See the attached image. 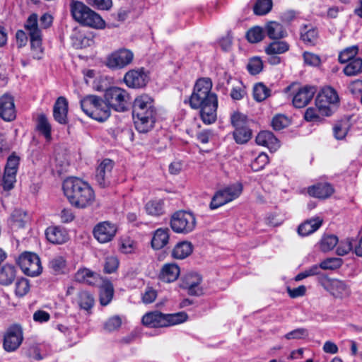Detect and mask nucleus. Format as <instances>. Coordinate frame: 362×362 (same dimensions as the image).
I'll list each match as a JSON object with an SVG mask.
<instances>
[{
  "mask_svg": "<svg viewBox=\"0 0 362 362\" xmlns=\"http://www.w3.org/2000/svg\"><path fill=\"white\" fill-rule=\"evenodd\" d=\"M71 11L74 18L85 26L95 29L105 28V22L102 17L81 1H73Z\"/></svg>",
  "mask_w": 362,
  "mask_h": 362,
  "instance_id": "obj_5",
  "label": "nucleus"
},
{
  "mask_svg": "<svg viewBox=\"0 0 362 362\" xmlns=\"http://www.w3.org/2000/svg\"><path fill=\"white\" fill-rule=\"evenodd\" d=\"M145 210L148 215L159 216L165 213L164 200L155 199L148 201L145 205Z\"/></svg>",
  "mask_w": 362,
  "mask_h": 362,
  "instance_id": "obj_31",
  "label": "nucleus"
},
{
  "mask_svg": "<svg viewBox=\"0 0 362 362\" xmlns=\"http://www.w3.org/2000/svg\"><path fill=\"white\" fill-rule=\"evenodd\" d=\"M18 264L22 272L27 276H36L42 271L39 257L33 252H25L20 255Z\"/></svg>",
  "mask_w": 362,
  "mask_h": 362,
  "instance_id": "obj_12",
  "label": "nucleus"
},
{
  "mask_svg": "<svg viewBox=\"0 0 362 362\" xmlns=\"http://www.w3.org/2000/svg\"><path fill=\"white\" fill-rule=\"evenodd\" d=\"M271 90L267 87L263 83L259 82L254 85L252 89V95L254 99L257 102L265 100L270 96Z\"/></svg>",
  "mask_w": 362,
  "mask_h": 362,
  "instance_id": "obj_38",
  "label": "nucleus"
},
{
  "mask_svg": "<svg viewBox=\"0 0 362 362\" xmlns=\"http://www.w3.org/2000/svg\"><path fill=\"white\" fill-rule=\"evenodd\" d=\"M353 241L354 239L349 238L341 240L337 247V254L339 256L347 255L353 249Z\"/></svg>",
  "mask_w": 362,
  "mask_h": 362,
  "instance_id": "obj_53",
  "label": "nucleus"
},
{
  "mask_svg": "<svg viewBox=\"0 0 362 362\" xmlns=\"http://www.w3.org/2000/svg\"><path fill=\"white\" fill-rule=\"evenodd\" d=\"M308 336V331L304 328L294 329L285 335L286 339H298Z\"/></svg>",
  "mask_w": 362,
  "mask_h": 362,
  "instance_id": "obj_64",
  "label": "nucleus"
},
{
  "mask_svg": "<svg viewBox=\"0 0 362 362\" xmlns=\"http://www.w3.org/2000/svg\"><path fill=\"white\" fill-rule=\"evenodd\" d=\"M188 317L185 312L164 314L158 310L146 313L141 319L142 324L148 327L158 328L177 325L187 321Z\"/></svg>",
  "mask_w": 362,
  "mask_h": 362,
  "instance_id": "obj_4",
  "label": "nucleus"
},
{
  "mask_svg": "<svg viewBox=\"0 0 362 362\" xmlns=\"http://www.w3.org/2000/svg\"><path fill=\"white\" fill-rule=\"evenodd\" d=\"M45 234L48 241L54 244H63L69 238L68 231L61 226H50Z\"/></svg>",
  "mask_w": 362,
  "mask_h": 362,
  "instance_id": "obj_23",
  "label": "nucleus"
},
{
  "mask_svg": "<svg viewBox=\"0 0 362 362\" xmlns=\"http://www.w3.org/2000/svg\"><path fill=\"white\" fill-rule=\"evenodd\" d=\"M86 3L99 10H109L112 6V0H86Z\"/></svg>",
  "mask_w": 362,
  "mask_h": 362,
  "instance_id": "obj_56",
  "label": "nucleus"
},
{
  "mask_svg": "<svg viewBox=\"0 0 362 362\" xmlns=\"http://www.w3.org/2000/svg\"><path fill=\"white\" fill-rule=\"evenodd\" d=\"M230 122L235 128L233 137L238 144H245L249 141V119L247 114L237 110L230 115Z\"/></svg>",
  "mask_w": 362,
  "mask_h": 362,
  "instance_id": "obj_11",
  "label": "nucleus"
},
{
  "mask_svg": "<svg viewBox=\"0 0 362 362\" xmlns=\"http://www.w3.org/2000/svg\"><path fill=\"white\" fill-rule=\"evenodd\" d=\"M148 80V75L143 68L132 69L127 71L124 76L125 84L131 88H143L146 85Z\"/></svg>",
  "mask_w": 362,
  "mask_h": 362,
  "instance_id": "obj_17",
  "label": "nucleus"
},
{
  "mask_svg": "<svg viewBox=\"0 0 362 362\" xmlns=\"http://www.w3.org/2000/svg\"><path fill=\"white\" fill-rule=\"evenodd\" d=\"M223 190L230 202L240 196L243 190V186L240 183L238 182L224 188Z\"/></svg>",
  "mask_w": 362,
  "mask_h": 362,
  "instance_id": "obj_49",
  "label": "nucleus"
},
{
  "mask_svg": "<svg viewBox=\"0 0 362 362\" xmlns=\"http://www.w3.org/2000/svg\"><path fill=\"white\" fill-rule=\"evenodd\" d=\"M30 290V284L26 279H21L16 283V293L19 296H23Z\"/></svg>",
  "mask_w": 362,
  "mask_h": 362,
  "instance_id": "obj_58",
  "label": "nucleus"
},
{
  "mask_svg": "<svg viewBox=\"0 0 362 362\" xmlns=\"http://www.w3.org/2000/svg\"><path fill=\"white\" fill-rule=\"evenodd\" d=\"M104 99L110 108L119 112H123L128 110L130 95L126 90L113 86L105 90Z\"/></svg>",
  "mask_w": 362,
  "mask_h": 362,
  "instance_id": "obj_8",
  "label": "nucleus"
},
{
  "mask_svg": "<svg viewBox=\"0 0 362 362\" xmlns=\"http://www.w3.org/2000/svg\"><path fill=\"white\" fill-rule=\"evenodd\" d=\"M318 38L317 29L311 25H304L300 28V39L307 45H315Z\"/></svg>",
  "mask_w": 362,
  "mask_h": 362,
  "instance_id": "obj_34",
  "label": "nucleus"
},
{
  "mask_svg": "<svg viewBox=\"0 0 362 362\" xmlns=\"http://www.w3.org/2000/svg\"><path fill=\"white\" fill-rule=\"evenodd\" d=\"M202 280L199 274L189 273L184 276L181 286L186 289L189 295L200 296L203 293Z\"/></svg>",
  "mask_w": 362,
  "mask_h": 362,
  "instance_id": "obj_20",
  "label": "nucleus"
},
{
  "mask_svg": "<svg viewBox=\"0 0 362 362\" xmlns=\"http://www.w3.org/2000/svg\"><path fill=\"white\" fill-rule=\"evenodd\" d=\"M320 115L321 114L317 108L309 107L305 112L304 118L308 122L319 121L320 119Z\"/></svg>",
  "mask_w": 362,
  "mask_h": 362,
  "instance_id": "obj_63",
  "label": "nucleus"
},
{
  "mask_svg": "<svg viewBox=\"0 0 362 362\" xmlns=\"http://www.w3.org/2000/svg\"><path fill=\"white\" fill-rule=\"evenodd\" d=\"M63 190L71 204L75 207L83 209L95 201V193L92 187L81 179L70 177L65 180Z\"/></svg>",
  "mask_w": 362,
  "mask_h": 362,
  "instance_id": "obj_3",
  "label": "nucleus"
},
{
  "mask_svg": "<svg viewBox=\"0 0 362 362\" xmlns=\"http://www.w3.org/2000/svg\"><path fill=\"white\" fill-rule=\"evenodd\" d=\"M358 48L357 46H351L347 47L339 53V61L341 64H344L355 59V56L357 54Z\"/></svg>",
  "mask_w": 362,
  "mask_h": 362,
  "instance_id": "obj_47",
  "label": "nucleus"
},
{
  "mask_svg": "<svg viewBox=\"0 0 362 362\" xmlns=\"http://www.w3.org/2000/svg\"><path fill=\"white\" fill-rule=\"evenodd\" d=\"M16 269L11 264H5L0 269V284L2 285L11 284L16 278Z\"/></svg>",
  "mask_w": 362,
  "mask_h": 362,
  "instance_id": "obj_35",
  "label": "nucleus"
},
{
  "mask_svg": "<svg viewBox=\"0 0 362 362\" xmlns=\"http://www.w3.org/2000/svg\"><path fill=\"white\" fill-rule=\"evenodd\" d=\"M168 231L167 228H158L155 231L151 240L153 248L159 250L168 244L169 240Z\"/></svg>",
  "mask_w": 362,
  "mask_h": 362,
  "instance_id": "obj_30",
  "label": "nucleus"
},
{
  "mask_svg": "<svg viewBox=\"0 0 362 362\" xmlns=\"http://www.w3.org/2000/svg\"><path fill=\"white\" fill-rule=\"evenodd\" d=\"M23 341V332L21 327L14 325L6 332L4 339V347L7 351L17 349Z\"/></svg>",
  "mask_w": 362,
  "mask_h": 362,
  "instance_id": "obj_18",
  "label": "nucleus"
},
{
  "mask_svg": "<svg viewBox=\"0 0 362 362\" xmlns=\"http://www.w3.org/2000/svg\"><path fill=\"white\" fill-rule=\"evenodd\" d=\"M351 127V123L349 119L343 118L337 122L333 126V134L336 139H344Z\"/></svg>",
  "mask_w": 362,
  "mask_h": 362,
  "instance_id": "obj_32",
  "label": "nucleus"
},
{
  "mask_svg": "<svg viewBox=\"0 0 362 362\" xmlns=\"http://www.w3.org/2000/svg\"><path fill=\"white\" fill-rule=\"evenodd\" d=\"M340 103L337 90L331 86L320 89L315 98V105L322 116L329 117L337 109Z\"/></svg>",
  "mask_w": 362,
  "mask_h": 362,
  "instance_id": "obj_7",
  "label": "nucleus"
},
{
  "mask_svg": "<svg viewBox=\"0 0 362 362\" xmlns=\"http://www.w3.org/2000/svg\"><path fill=\"white\" fill-rule=\"evenodd\" d=\"M286 291L288 296L291 298H297L305 296L306 293L307 288L305 286L301 285L294 288L287 287Z\"/></svg>",
  "mask_w": 362,
  "mask_h": 362,
  "instance_id": "obj_62",
  "label": "nucleus"
},
{
  "mask_svg": "<svg viewBox=\"0 0 362 362\" xmlns=\"http://www.w3.org/2000/svg\"><path fill=\"white\" fill-rule=\"evenodd\" d=\"M266 28L267 34L271 39L278 40L284 37L286 35V31L283 25L277 22H269Z\"/></svg>",
  "mask_w": 362,
  "mask_h": 362,
  "instance_id": "obj_36",
  "label": "nucleus"
},
{
  "mask_svg": "<svg viewBox=\"0 0 362 362\" xmlns=\"http://www.w3.org/2000/svg\"><path fill=\"white\" fill-rule=\"evenodd\" d=\"M133 119L136 129L146 133L154 126L156 110L153 99L147 94L136 97L133 103Z\"/></svg>",
  "mask_w": 362,
  "mask_h": 362,
  "instance_id": "obj_2",
  "label": "nucleus"
},
{
  "mask_svg": "<svg viewBox=\"0 0 362 362\" xmlns=\"http://www.w3.org/2000/svg\"><path fill=\"white\" fill-rule=\"evenodd\" d=\"M362 72V59L355 58L349 62L344 69L346 76H355Z\"/></svg>",
  "mask_w": 362,
  "mask_h": 362,
  "instance_id": "obj_41",
  "label": "nucleus"
},
{
  "mask_svg": "<svg viewBox=\"0 0 362 362\" xmlns=\"http://www.w3.org/2000/svg\"><path fill=\"white\" fill-rule=\"evenodd\" d=\"M68 101L64 97L57 98L53 109L54 119L60 124L67 122Z\"/></svg>",
  "mask_w": 362,
  "mask_h": 362,
  "instance_id": "obj_25",
  "label": "nucleus"
},
{
  "mask_svg": "<svg viewBox=\"0 0 362 362\" xmlns=\"http://www.w3.org/2000/svg\"><path fill=\"white\" fill-rule=\"evenodd\" d=\"M290 121L284 115H276L272 120V126L276 131H279L288 126Z\"/></svg>",
  "mask_w": 362,
  "mask_h": 362,
  "instance_id": "obj_51",
  "label": "nucleus"
},
{
  "mask_svg": "<svg viewBox=\"0 0 362 362\" xmlns=\"http://www.w3.org/2000/svg\"><path fill=\"white\" fill-rule=\"evenodd\" d=\"M25 29L28 30L30 37L33 57L40 59L42 57V35L38 28L37 16L32 14L28 18L25 23Z\"/></svg>",
  "mask_w": 362,
  "mask_h": 362,
  "instance_id": "obj_9",
  "label": "nucleus"
},
{
  "mask_svg": "<svg viewBox=\"0 0 362 362\" xmlns=\"http://www.w3.org/2000/svg\"><path fill=\"white\" fill-rule=\"evenodd\" d=\"M272 0H257L253 6L254 13L257 16H264L272 8Z\"/></svg>",
  "mask_w": 362,
  "mask_h": 362,
  "instance_id": "obj_42",
  "label": "nucleus"
},
{
  "mask_svg": "<svg viewBox=\"0 0 362 362\" xmlns=\"http://www.w3.org/2000/svg\"><path fill=\"white\" fill-rule=\"evenodd\" d=\"M269 163L268 156L265 153H260L252 161L250 167L254 171H258L264 168Z\"/></svg>",
  "mask_w": 362,
  "mask_h": 362,
  "instance_id": "obj_54",
  "label": "nucleus"
},
{
  "mask_svg": "<svg viewBox=\"0 0 362 362\" xmlns=\"http://www.w3.org/2000/svg\"><path fill=\"white\" fill-rule=\"evenodd\" d=\"M256 143L258 145L267 147L270 151H276L280 147V142L277 138L269 131H262L256 136Z\"/></svg>",
  "mask_w": 362,
  "mask_h": 362,
  "instance_id": "obj_24",
  "label": "nucleus"
},
{
  "mask_svg": "<svg viewBox=\"0 0 362 362\" xmlns=\"http://www.w3.org/2000/svg\"><path fill=\"white\" fill-rule=\"evenodd\" d=\"M16 108L13 97L4 94L0 98V117L10 122L16 118Z\"/></svg>",
  "mask_w": 362,
  "mask_h": 362,
  "instance_id": "obj_21",
  "label": "nucleus"
},
{
  "mask_svg": "<svg viewBox=\"0 0 362 362\" xmlns=\"http://www.w3.org/2000/svg\"><path fill=\"white\" fill-rule=\"evenodd\" d=\"M80 104L86 115L98 122H104L110 116L111 111L107 102L97 95H86L80 100Z\"/></svg>",
  "mask_w": 362,
  "mask_h": 362,
  "instance_id": "obj_6",
  "label": "nucleus"
},
{
  "mask_svg": "<svg viewBox=\"0 0 362 362\" xmlns=\"http://www.w3.org/2000/svg\"><path fill=\"white\" fill-rule=\"evenodd\" d=\"M180 274V267L175 263H168L163 266L159 277L165 282L175 281Z\"/></svg>",
  "mask_w": 362,
  "mask_h": 362,
  "instance_id": "obj_26",
  "label": "nucleus"
},
{
  "mask_svg": "<svg viewBox=\"0 0 362 362\" xmlns=\"http://www.w3.org/2000/svg\"><path fill=\"white\" fill-rule=\"evenodd\" d=\"M117 226L109 222L98 223L93 228V236L100 243H107L113 240L117 233Z\"/></svg>",
  "mask_w": 362,
  "mask_h": 362,
  "instance_id": "obj_15",
  "label": "nucleus"
},
{
  "mask_svg": "<svg viewBox=\"0 0 362 362\" xmlns=\"http://www.w3.org/2000/svg\"><path fill=\"white\" fill-rule=\"evenodd\" d=\"M334 192L332 187L327 183H319L308 189L309 195L318 199H326Z\"/></svg>",
  "mask_w": 362,
  "mask_h": 362,
  "instance_id": "obj_28",
  "label": "nucleus"
},
{
  "mask_svg": "<svg viewBox=\"0 0 362 362\" xmlns=\"http://www.w3.org/2000/svg\"><path fill=\"white\" fill-rule=\"evenodd\" d=\"M264 37V33L262 28L255 26L250 28V43H257L262 41Z\"/></svg>",
  "mask_w": 362,
  "mask_h": 362,
  "instance_id": "obj_60",
  "label": "nucleus"
},
{
  "mask_svg": "<svg viewBox=\"0 0 362 362\" xmlns=\"http://www.w3.org/2000/svg\"><path fill=\"white\" fill-rule=\"evenodd\" d=\"M338 243L337 236L334 235H325L319 243L320 248L323 252H328L334 249Z\"/></svg>",
  "mask_w": 362,
  "mask_h": 362,
  "instance_id": "obj_43",
  "label": "nucleus"
},
{
  "mask_svg": "<svg viewBox=\"0 0 362 362\" xmlns=\"http://www.w3.org/2000/svg\"><path fill=\"white\" fill-rule=\"evenodd\" d=\"M119 250L124 254H131L135 252L137 247L136 242L129 237H122L119 242Z\"/></svg>",
  "mask_w": 362,
  "mask_h": 362,
  "instance_id": "obj_40",
  "label": "nucleus"
},
{
  "mask_svg": "<svg viewBox=\"0 0 362 362\" xmlns=\"http://www.w3.org/2000/svg\"><path fill=\"white\" fill-rule=\"evenodd\" d=\"M289 46L284 41H274L271 42L265 49L268 54H282L288 50Z\"/></svg>",
  "mask_w": 362,
  "mask_h": 362,
  "instance_id": "obj_44",
  "label": "nucleus"
},
{
  "mask_svg": "<svg viewBox=\"0 0 362 362\" xmlns=\"http://www.w3.org/2000/svg\"><path fill=\"white\" fill-rule=\"evenodd\" d=\"M315 89L312 86H304L298 89L293 98V104L297 108L306 106L313 99Z\"/></svg>",
  "mask_w": 362,
  "mask_h": 362,
  "instance_id": "obj_22",
  "label": "nucleus"
},
{
  "mask_svg": "<svg viewBox=\"0 0 362 362\" xmlns=\"http://www.w3.org/2000/svg\"><path fill=\"white\" fill-rule=\"evenodd\" d=\"M193 245L190 242L182 241L174 247L172 251V257L177 259H183L192 254Z\"/></svg>",
  "mask_w": 362,
  "mask_h": 362,
  "instance_id": "obj_29",
  "label": "nucleus"
},
{
  "mask_svg": "<svg viewBox=\"0 0 362 362\" xmlns=\"http://www.w3.org/2000/svg\"><path fill=\"white\" fill-rule=\"evenodd\" d=\"M323 286L337 298H346L351 293L349 286L344 281L337 279H327L323 283Z\"/></svg>",
  "mask_w": 362,
  "mask_h": 362,
  "instance_id": "obj_16",
  "label": "nucleus"
},
{
  "mask_svg": "<svg viewBox=\"0 0 362 362\" xmlns=\"http://www.w3.org/2000/svg\"><path fill=\"white\" fill-rule=\"evenodd\" d=\"M19 164V158L11 155L8 158L3 175V187L5 190L11 189L16 181V173Z\"/></svg>",
  "mask_w": 362,
  "mask_h": 362,
  "instance_id": "obj_14",
  "label": "nucleus"
},
{
  "mask_svg": "<svg viewBox=\"0 0 362 362\" xmlns=\"http://www.w3.org/2000/svg\"><path fill=\"white\" fill-rule=\"evenodd\" d=\"M122 325V319L118 315H115L107 320L104 325L103 328L105 331L111 332L117 330Z\"/></svg>",
  "mask_w": 362,
  "mask_h": 362,
  "instance_id": "obj_52",
  "label": "nucleus"
},
{
  "mask_svg": "<svg viewBox=\"0 0 362 362\" xmlns=\"http://www.w3.org/2000/svg\"><path fill=\"white\" fill-rule=\"evenodd\" d=\"M76 300L81 309L87 311L90 310L94 305L93 296L86 291H80L77 295Z\"/></svg>",
  "mask_w": 362,
  "mask_h": 362,
  "instance_id": "obj_37",
  "label": "nucleus"
},
{
  "mask_svg": "<svg viewBox=\"0 0 362 362\" xmlns=\"http://www.w3.org/2000/svg\"><path fill=\"white\" fill-rule=\"evenodd\" d=\"M119 266V260L115 256L107 257L104 265V270L107 274H111L117 270Z\"/></svg>",
  "mask_w": 362,
  "mask_h": 362,
  "instance_id": "obj_57",
  "label": "nucleus"
},
{
  "mask_svg": "<svg viewBox=\"0 0 362 362\" xmlns=\"http://www.w3.org/2000/svg\"><path fill=\"white\" fill-rule=\"evenodd\" d=\"M228 197L223 190L218 191L212 197L209 207L211 210L218 209V207L228 203Z\"/></svg>",
  "mask_w": 362,
  "mask_h": 362,
  "instance_id": "obj_46",
  "label": "nucleus"
},
{
  "mask_svg": "<svg viewBox=\"0 0 362 362\" xmlns=\"http://www.w3.org/2000/svg\"><path fill=\"white\" fill-rule=\"evenodd\" d=\"M211 88L212 82L210 78H199L189 100L192 109H200L202 120L206 124L214 123L217 117L218 99L216 95L211 92Z\"/></svg>",
  "mask_w": 362,
  "mask_h": 362,
  "instance_id": "obj_1",
  "label": "nucleus"
},
{
  "mask_svg": "<svg viewBox=\"0 0 362 362\" xmlns=\"http://www.w3.org/2000/svg\"><path fill=\"white\" fill-rule=\"evenodd\" d=\"M66 266V261L62 256H56L49 262V267L57 274L63 273Z\"/></svg>",
  "mask_w": 362,
  "mask_h": 362,
  "instance_id": "obj_50",
  "label": "nucleus"
},
{
  "mask_svg": "<svg viewBox=\"0 0 362 362\" xmlns=\"http://www.w3.org/2000/svg\"><path fill=\"white\" fill-rule=\"evenodd\" d=\"M37 129L47 139L51 138V126L44 115H40L37 119Z\"/></svg>",
  "mask_w": 362,
  "mask_h": 362,
  "instance_id": "obj_45",
  "label": "nucleus"
},
{
  "mask_svg": "<svg viewBox=\"0 0 362 362\" xmlns=\"http://www.w3.org/2000/svg\"><path fill=\"white\" fill-rule=\"evenodd\" d=\"M342 259L337 257L327 258L322 261L319 267V269L334 270L339 268L342 264Z\"/></svg>",
  "mask_w": 362,
  "mask_h": 362,
  "instance_id": "obj_48",
  "label": "nucleus"
},
{
  "mask_svg": "<svg viewBox=\"0 0 362 362\" xmlns=\"http://www.w3.org/2000/svg\"><path fill=\"white\" fill-rule=\"evenodd\" d=\"M196 224L194 215L185 211L175 212L170 219V226L177 233H189L194 230Z\"/></svg>",
  "mask_w": 362,
  "mask_h": 362,
  "instance_id": "obj_10",
  "label": "nucleus"
},
{
  "mask_svg": "<svg viewBox=\"0 0 362 362\" xmlns=\"http://www.w3.org/2000/svg\"><path fill=\"white\" fill-rule=\"evenodd\" d=\"M262 69L263 62L259 57H255L250 59V74H258Z\"/></svg>",
  "mask_w": 362,
  "mask_h": 362,
  "instance_id": "obj_61",
  "label": "nucleus"
},
{
  "mask_svg": "<svg viewBox=\"0 0 362 362\" xmlns=\"http://www.w3.org/2000/svg\"><path fill=\"white\" fill-rule=\"evenodd\" d=\"M113 166L114 163L110 159H104L98 166L95 180L101 187H105L110 184Z\"/></svg>",
  "mask_w": 362,
  "mask_h": 362,
  "instance_id": "obj_19",
  "label": "nucleus"
},
{
  "mask_svg": "<svg viewBox=\"0 0 362 362\" xmlns=\"http://www.w3.org/2000/svg\"><path fill=\"white\" fill-rule=\"evenodd\" d=\"M134 59L133 52L127 49H119L107 57L105 65L113 70L121 69L130 64Z\"/></svg>",
  "mask_w": 362,
  "mask_h": 362,
  "instance_id": "obj_13",
  "label": "nucleus"
},
{
  "mask_svg": "<svg viewBox=\"0 0 362 362\" xmlns=\"http://www.w3.org/2000/svg\"><path fill=\"white\" fill-rule=\"evenodd\" d=\"M114 295L112 284L108 281H104L100 288V303L102 305H108Z\"/></svg>",
  "mask_w": 362,
  "mask_h": 362,
  "instance_id": "obj_33",
  "label": "nucleus"
},
{
  "mask_svg": "<svg viewBox=\"0 0 362 362\" xmlns=\"http://www.w3.org/2000/svg\"><path fill=\"white\" fill-rule=\"evenodd\" d=\"M319 274V267L317 264L313 265L305 271L298 274L294 279L296 281H301L307 277L315 276Z\"/></svg>",
  "mask_w": 362,
  "mask_h": 362,
  "instance_id": "obj_59",
  "label": "nucleus"
},
{
  "mask_svg": "<svg viewBox=\"0 0 362 362\" xmlns=\"http://www.w3.org/2000/svg\"><path fill=\"white\" fill-rule=\"evenodd\" d=\"M322 222L320 217L306 220L298 226V233L300 236L309 235L315 232L322 226Z\"/></svg>",
  "mask_w": 362,
  "mask_h": 362,
  "instance_id": "obj_27",
  "label": "nucleus"
},
{
  "mask_svg": "<svg viewBox=\"0 0 362 362\" xmlns=\"http://www.w3.org/2000/svg\"><path fill=\"white\" fill-rule=\"evenodd\" d=\"M68 164L66 161L56 158L51 163L52 171L54 174L61 175L66 170Z\"/></svg>",
  "mask_w": 362,
  "mask_h": 362,
  "instance_id": "obj_55",
  "label": "nucleus"
},
{
  "mask_svg": "<svg viewBox=\"0 0 362 362\" xmlns=\"http://www.w3.org/2000/svg\"><path fill=\"white\" fill-rule=\"evenodd\" d=\"M27 214L21 209H15L9 219V223L13 228H20L24 226Z\"/></svg>",
  "mask_w": 362,
  "mask_h": 362,
  "instance_id": "obj_39",
  "label": "nucleus"
}]
</instances>
